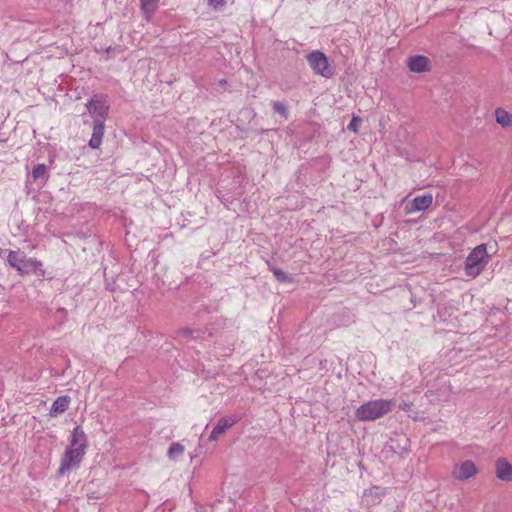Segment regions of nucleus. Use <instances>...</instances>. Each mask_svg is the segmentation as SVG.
Wrapping results in <instances>:
<instances>
[{"instance_id":"nucleus-17","label":"nucleus","mask_w":512,"mask_h":512,"mask_svg":"<svg viewBox=\"0 0 512 512\" xmlns=\"http://www.w3.org/2000/svg\"><path fill=\"white\" fill-rule=\"evenodd\" d=\"M496 122L502 127H509L512 125V115L502 108L495 110Z\"/></svg>"},{"instance_id":"nucleus-3","label":"nucleus","mask_w":512,"mask_h":512,"mask_svg":"<svg viewBox=\"0 0 512 512\" xmlns=\"http://www.w3.org/2000/svg\"><path fill=\"white\" fill-rule=\"evenodd\" d=\"M8 264L16 269L21 275L37 273L41 270L42 263L35 258H27L21 251H9L7 256Z\"/></svg>"},{"instance_id":"nucleus-6","label":"nucleus","mask_w":512,"mask_h":512,"mask_svg":"<svg viewBox=\"0 0 512 512\" xmlns=\"http://www.w3.org/2000/svg\"><path fill=\"white\" fill-rule=\"evenodd\" d=\"M84 455L85 452H82V450L67 448L64 455L61 458L58 474L62 476L68 471L78 466V464L82 461Z\"/></svg>"},{"instance_id":"nucleus-16","label":"nucleus","mask_w":512,"mask_h":512,"mask_svg":"<svg viewBox=\"0 0 512 512\" xmlns=\"http://www.w3.org/2000/svg\"><path fill=\"white\" fill-rule=\"evenodd\" d=\"M140 3L144 17L150 20L158 8L159 0H140Z\"/></svg>"},{"instance_id":"nucleus-18","label":"nucleus","mask_w":512,"mask_h":512,"mask_svg":"<svg viewBox=\"0 0 512 512\" xmlns=\"http://www.w3.org/2000/svg\"><path fill=\"white\" fill-rule=\"evenodd\" d=\"M184 446L178 442H174L170 445L167 456L171 460H176L179 456H181L184 453Z\"/></svg>"},{"instance_id":"nucleus-20","label":"nucleus","mask_w":512,"mask_h":512,"mask_svg":"<svg viewBox=\"0 0 512 512\" xmlns=\"http://www.w3.org/2000/svg\"><path fill=\"white\" fill-rule=\"evenodd\" d=\"M384 495V490L379 487H372L365 492V496L374 497V502H379Z\"/></svg>"},{"instance_id":"nucleus-13","label":"nucleus","mask_w":512,"mask_h":512,"mask_svg":"<svg viewBox=\"0 0 512 512\" xmlns=\"http://www.w3.org/2000/svg\"><path fill=\"white\" fill-rule=\"evenodd\" d=\"M496 475L502 481L512 480V465L506 459H498L496 462Z\"/></svg>"},{"instance_id":"nucleus-7","label":"nucleus","mask_w":512,"mask_h":512,"mask_svg":"<svg viewBox=\"0 0 512 512\" xmlns=\"http://www.w3.org/2000/svg\"><path fill=\"white\" fill-rule=\"evenodd\" d=\"M476 473L477 468L475 464L471 460H466L454 468L452 476L463 481L473 477Z\"/></svg>"},{"instance_id":"nucleus-19","label":"nucleus","mask_w":512,"mask_h":512,"mask_svg":"<svg viewBox=\"0 0 512 512\" xmlns=\"http://www.w3.org/2000/svg\"><path fill=\"white\" fill-rule=\"evenodd\" d=\"M270 270L273 272L275 278L283 283L292 282V278L279 268L271 267Z\"/></svg>"},{"instance_id":"nucleus-8","label":"nucleus","mask_w":512,"mask_h":512,"mask_svg":"<svg viewBox=\"0 0 512 512\" xmlns=\"http://www.w3.org/2000/svg\"><path fill=\"white\" fill-rule=\"evenodd\" d=\"M433 202V196L430 193L417 196L412 201H410L406 207L405 210L407 213H413L417 211H423L426 210Z\"/></svg>"},{"instance_id":"nucleus-2","label":"nucleus","mask_w":512,"mask_h":512,"mask_svg":"<svg viewBox=\"0 0 512 512\" xmlns=\"http://www.w3.org/2000/svg\"><path fill=\"white\" fill-rule=\"evenodd\" d=\"M490 259L487 252V245L480 244L475 247L467 256L465 261V274L470 277H477L486 267Z\"/></svg>"},{"instance_id":"nucleus-22","label":"nucleus","mask_w":512,"mask_h":512,"mask_svg":"<svg viewBox=\"0 0 512 512\" xmlns=\"http://www.w3.org/2000/svg\"><path fill=\"white\" fill-rule=\"evenodd\" d=\"M180 334L184 337H190L192 336L193 338H196L199 336L200 334V331L199 330H193V329H190V328H183L180 330Z\"/></svg>"},{"instance_id":"nucleus-23","label":"nucleus","mask_w":512,"mask_h":512,"mask_svg":"<svg viewBox=\"0 0 512 512\" xmlns=\"http://www.w3.org/2000/svg\"><path fill=\"white\" fill-rule=\"evenodd\" d=\"M360 122L361 119L359 117H353L347 126L348 130L356 133L358 131V125Z\"/></svg>"},{"instance_id":"nucleus-9","label":"nucleus","mask_w":512,"mask_h":512,"mask_svg":"<svg viewBox=\"0 0 512 512\" xmlns=\"http://www.w3.org/2000/svg\"><path fill=\"white\" fill-rule=\"evenodd\" d=\"M237 419L232 417H222L219 419L217 425L213 428L209 440L217 441L221 435H223L228 429H230L233 425H235Z\"/></svg>"},{"instance_id":"nucleus-12","label":"nucleus","mask_w":512,"mask_h":512,"mask_svg":"<svg viewBox=\"0 0 512 512\" xmlns=\"http://www.w3.org/2000/svg\"><path fill=\"white\" fill-rule=\"evenodd\" d=\"M70 402L71 398L69 396H59L54 400L49 411V415L51 417H56L58 414L64 413L69 408Z\"/></svg>"},{"instance_id":"nucleus-14","label":"nucleus","mask_w":512,"mask_h":512,"mask_svg":"<svg viewBox=\"0 0 512 512\" xmlns=\"http://www.w3.org/2000/svg\"><path fill=\"white\" fill-rule=\"evenodd\" d=\"M104 123L105 122H94L92 136L89 141V146L92 149H98L102 144L105 129Z\"/></svg>"},{"instance_id":"nucleus-10","label":"nucleus","mask_w":512,"mask_h":512,"mask_svg":"<svg viewBox=\"0 0 512 512\" xmlns=\"http://www.w3.org/2000/svg\"><path fill=\"white\" fill-rule=\"evenodd\" d=\"M87 447V440L84 431L79 427H75L71 433L69 449H77L85 452Z\"/></svg>"},{"instance_id":"nucleus-5","label":"nucleus","mask_w":512,"mask_h":512,"mask_svg":"<svg viewBox=\"0 0 512 512\" xmlns=\"http://www.w3.org/2000/svg\"><path fill=\"white\" fill-rule=\"evenodd\" d=\"M307 61L314 73L325 78H331L334 75V70L324 53L313 51L307 55Z\"/></svg>"},{"instance_id":"nucleus-21","label":"nucleus","mask_w":512,"mask_h":512,"mask_svg":"<svg viewBox=\"0 0 512 512\" xmlns=\"http://www.w3.org/2000/svg\"><path fill=\"white\" fill-rule=\"evenodd\" d=\"M273 110L280 114L281 116H283L285 119L288 117V112H287V108L286 106L284 105V103L280 102V101H275L273 103Z\"/></svg>"},{"instance_id":"nucleus-1","label":"nucleus","mask_w":512,"mask_h":512,"mask_svg":"<svg viewBox=\"0 0 512 512\" xmlns=\"http://www.w3.org/2000/svg\"><path fill=\"white\" fill-rule=\"evenodd\" d=\"M393 407L392 400H371L357 408L355 417L360 421H374L388 414Z\"/></svg>"},{"instance_id":"nucleus-25","label":"nucleus","mask_w":512,"mask_h":512,"mask_svg":"<svg viewBox=\"0 0 512 512\" xmlns=\"http://www.w3.org/2000/svg\"><path fill=\"white\" fill-rule=\"evenodd\" d=\"M403 440H404V442H405L404 449H405V450H407V448H406V444H408L409 439H408L407 437H405V436H404V437H403Z\"/></svg>"},{"instance_id":"nucleus-24","label":"nucleus","mask_w":512,"mask_h":512,"mask_svg":"<svg viewBox=\"0 0 512 512\" xmlns=\"http://www.w3.org/2000/svg\"><path fill=\"white\" fill-rule=\"evenodd\" d=\"M209 6L218 9L225 4V0H208Z\"/></svg>"},{"instance_id":"nucleus-4","label":"nucleus","mask_w":512,"mask_h":512,"mask_svg":"<svg viewBox=\"0 0 512 512\" xmlns=\"http://www.w3.org/2000/svg\"><path fill=\"white\" fill-rule=\"evenodd\" d=\"M86 108L93 122H105L109 113V104L105 95H93L86 103Z\"/></svg>"},{"instance_id":"nucleus-15","label":"nucleus","mask_w":512,"mask_h":512,"mask_svg":"<svg viewBox=\"0 0 512 512\" xmlns=\"http://www.w3.org/2000/svg\"><path fill=\"white\" fill-rule=\"evenodd\" d=\"M31 176L35 181H39L40 187L44 186L49 178L47 166L45 164H37L34 166Z\"/></svg>"},{"instance_id":"nucleus-11","label":"nucleus","mask_w":512,"mask_h":512,"mask_svg":"<svg viewBox=\"0 0 512 512\" xmlns=\"http://www.w3.org/2000/svg\"><path fill=\"white\" fill-rule=\"evenodd\" d=\"M430 61L426 56L416 55L407 60V65L412 72L422 73L430 70Z\"/></svg>"}]
</instances>
